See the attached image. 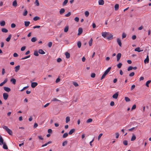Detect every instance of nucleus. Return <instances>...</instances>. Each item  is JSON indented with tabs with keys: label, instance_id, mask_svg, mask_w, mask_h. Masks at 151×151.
<instances>
[{
	"label": "nucleus",
	"instance_id": "1",
	"mask_svg": "<svg viewBox=\"0 0 151 151\" xmlns=\"http://www.w3.org/2000/svg\"><path fill=\"white\" fill-rule=\"evenodd\" d=\"M3 128L9 134L11 135H12V131L8 128L7 126H4L3 127Z\"/></svg>",
	"mask_w": 151,
	"mask_h": 151
},
{
	"label": "nucleus",
	"instance_id": "2",
	"mask_svg": "<svg viewBox=\"0 0 151 151\" xmlns=\"http://www.w3.org/2000/svg\"><path fill=\"white\" fill-rule=\"evenodd\" d=\"M111 67H109L104 72V74L102 76L101 80H102L105 78L106 75L108 74V73L111 70Z\"/></svg>",
	"mask_w": 151,
	"mask_h": 151
},
{
	"label": "nucleus",
	"instance_id": "3",
	"mask_svg": "<svg viewBox=\"0 0 151 151\" xmlns=\"http://www.w3.org/2000/svg\"><path fill=\"white\" fill-rule=\"evenodd\" d=\"M109 35V32H102L101 33L102 36L104 38H106V37L108 36Z\"/></svg>",
	"mask_w": 151,
	"mask_h": 151
},
{
	"label": "nucleus",
	"instance_id": "4",
	"mask_svg": "<svg viewBox=\"0 0 151 151\" xmlns=\"http://www.w3.org/2000/svg\"><path fill=\"white\" fill-rule=\"evenodd\" d=\"M8 95L7 93H4L3 94V98L5 100L7 99L8 97Z\"/></svg>",
	"mask_w": 151,
	"mask_h": 151
},
{
	"label": "nucleus",
	"instance_id": "5",
	"mask_svg": "<svg viewBox=\"0 0 151 151\" xmlns=\"http://www.w3.org/2000/svg\"><path fill=\"white\" fill-rule=\"evenodd\" d=\"M113 38V35L109 33V35L107 36L106 39L108 40H111Z\"/></svg>",
	"mask_w": 151,
	"mask_h": 151
},
{
	"label": "nucleus",
	"instance_id": "6",
	"mask_svg": "<svg viewBox=\"0 0 151 151\" xmlns=\"http://www.w3.org/2000/svg\"><path fill=\"white\" fill-rule=\"evenodd\" d=\"M121 57V54L120 53H118L117 55V61H119Z\"/></svg>",
	"mask_w": 151,
	"mask_h": 151
},
{
	"label": "nucleus",
	"instance_id": "7",
	"mask_svg": "<svg viewBox=\"0 0 151 151\" xmlns=\"http://www.w3.org/2000/svg\"><path fill=\"white\" fill-rule=\"evenodd\" d=\"M119 94L118 92L114 94L112 96V97L114 99H117L118 98Z\"/></svg>",
	"mask_w": 151,
	"mask_h": 151
},
{
	"label": "nucleus",
	"instance_id": "8",
	"mask_svg": "<svg viewBox=\"0 0 151 151\" xmlns=\"http://www.w3.org/2000/svg\"><path fill=\"white\" fill-rule=\"evenodd\" d=\"M78 35H79L81 34L83 32V29L82 28H79L78 29Z\"/></svg>",
	"mask_w": 151,
	"mask_h": 151
},
{
	"label": "nucleus",
	"instance_id": "9",
	"mask_svg": "<svg viewBox=\"0 0 151 151\" xmlns=\"http://www.w3.org/2000/svg\"><path fill=\"white\" fill-rule=\"evenodd\" d=\"M4 89L5 91L8 92H10L11 91L10 89L8 87H4Z\"/></svg>",
	"mask_w": 151,
	"mask_h": 151
},
{
	"label": "nucleus",
	"instance_id": "10",
	"mask_svg": "<svg viewBox=\"0 0 151 151\" xmlns=\"http://www.w3.org/2000/svg\"><path fill=\"white\" fill-rule=\"evenodd\" d=\"M98 3L99 5H103L104 4V2L103 0H99Z\"/></svg>",
	"mask_w": 151,
	"mask_h": 151
},
{
	"label": "nucleus",
	"instance_id": "11",
	"mask_svg": "<svg viewBox=\"0 0 151 151\" xmlns=\"http://www.w3.org/2000/svg\"><path fill=\"white\" fill-rule=\"evenodd\" d=\"M117 41L118 44L119 45L120 47L122 46V43L121 40L119 38H118L117 39Z\"/></svg>",
	"mask_w": 151,
	"mask_h": 151
},
{
	"label": "nucleus",
	"instance_id": "12",
	"mask_svg": "<svg viewBox=\"0 0 151 151\" xmlns=\"http://www.w3.org/2000/svg\"><path fill=\"white\" fill-rule=\"evenodd\" d=\"M144 62L145 63H149V56H148V55L147 56L146 58L144 60Z\"/></svg>",
	"mask_w": 151,
	"mask_h": 151
},
{
	"label": "nucleus",
	"instance_id": "13",
	"mask_svg": "<svg viewBox=\"0 0 151 151\" xmlns=\"http://www.w3.org/2000/svg\"><path fill=\"white\" fill-rule=\"evenodd\" d=\"M10 82L13 84H15L16 82V80L14 78H12L10 80Z\"/></svg>",
	"mask_w": 151,
	"mask_h": 151
},
{
	"label": "nucleus",
	"instance_id": "14",
	"mask_svg": "<svg viewBox=\"0 0 151 151\" xmlns=\"http://www.w3.org/2000/svg\"><path fill=\"white\" fill-rule=\"evenodd\" d=\"M15 71L16 72H17L20 69V66L18 65L16 66L15 68Z\"/></svg>",
	"mask_w": 151,
	"mask_h": 151
},
{
	"label": "nucleus",
	"instance_id": "15",
	"mask_svg": "<svg viewBox=\"0 0 151 151\" xmlns=\"http://www.w3.org/2000/svg\"><path fill=\"white\" fill-rule=\"evenodd\" d=\"M69 84H73V85H78V84L76 82H73V81H70L69 82V83H68Z\"/></svg>",
	"mask_w": 151,
	"mask_h": 151
},
{
	"label": "nucleus",
	"instance_id": "16",
	"mask_svg": "<svg viewBox=\"0 0 151 151\" xmlns=\"http://www.w3.org/2000/svg\"><path fill=\"white\" fill-rule=\"evenodd\" d=\"M75 129H71L69 132L68 134L70 135H71L73 133L75 132Z\"/></svg>",
	"mask_w": 151,
	"mask_h": 151
},
{
	"label": "nucleus",
	"instance_id": "17",
	"mask_svg": "<svg viewBox=\"0 0 151 151\" xmlns=\"http://www.w3.org/2000/svg\"><path fill=\"white\" fill-rule=\"evenodd\" d=\"M140 49L139 47H137L135 49L134 51H135L138 52H140L143 51V50H141Z\"/></svg>",
	"mask_w": 151,
	"mask_h": 151
},
{
	"label": "nucleus",
	"instance_id": "18",
	"mask_svg": "<svg viewBox=\"0 0 151 151\" xmlns=\"http://www.w3.org/2000/svg\"><path fill=\"white\" fill-rule=\"evenodd\" d=\"M65 12V10L64 8H62L60 11V13L62 15Z\"/></svg>",
	"mask_w": 151,
	"mask_h": 151
},
{
	"label": "nucleus",
	"instance_id": "19",
	"mask_svg": "<svg viewBox=\"0 0 151 151\" xmlns=\"http://www.w3.org/2000/svg\"><path fill=\"white\" fill-rule=\"evenodd\" d=\"M24 23V25L26 27L28 26L30 24V22L29 21H25Z\"/></svg>",
	"mask_w": 151,
	"mask_h": 151
},
{
	"label": "nucleus",
	"instance_id": "20",
	"mask_svg": "<svg viewBox=\"0 0 151 151\" xmlns=\"http://www.w3.org/2000/svg\"><path fill=\"white\" fill-rule=\"evenodd\" d=\"M119 8V5L118 4H116L114 6V9L115 11H117L118 10Z\"/></svg>",
	"mask_w": 151,
	"mask_h": 151
},
{
	"label": "nucleus",
	"instance_id": "21",
	"mask_svg": "<svg viewBox=\"0 0 151 151\" xmlns=\"http://www.w3.org/2000/svg\"><path fill=\"white\" fill-rule=\"evenodd\" d=\"M39 53L41 54H44L45 53V52L42 49H40L38 51Z\"/></svg>",
	"mask_w": 151,
	"mask_h": 151
},
{
	"label": "nucleus",
	"instance_id": "22",
	"mask_svg": "<svg viewBox=\"0 0 151 151\" xmlns=\"http://www.w3.org/2000/svg\"><path fill=\"white\" fill-rule=\"evenodd\" d=\"M3 142L4 140L2 137L1 136L0 137V145H1L3 144L4 143Z\"/></svg>",
	"mask_w": 151,
	"mask_h": 151
},
{
	"label": "nucleus",
	"instance_id": "23",
	"mask_svg": "<svg viewBox=\"0 0 151 151\" xmlns=\"http://www.w3.org/2000/svg\"><path fill=\"white\" fill-rule=\"evenodd\" d=\"M12 5L14 6L15 7H16L17 6V3L16 0H15L13 2Z\"/></svg>",
	"mask_w": 151,
	"mask_h": 151
},
{
	"label": "nucleus",
	"instance_id": "24",
	"mask_svg": "<svg viewBox=\"0 0 151 151\" xmlns=\"http://www.w3.org/2000/svg\"><path fill=\"white\" fill-rule=\"evenodd\" d=\"M11 37H12V35H9L8 37L7 38H6V41L8 42H9L10 40Z\"/></svg>",
	"mask_w": 151,
	"mask_h": 151
},
{
	"label": "nucleus",
	"instance_id": "25",
	"mask_svg": "<svg viewBox=\"0 0 151 151\" xmlns=\"http://www.w3.org/2000/svg\"><path fill=\"white\" fill-rule=\"evenodd\" d=\"M1 31L2 32L6 33L8 32V30L5 28H3L1 29Z\"/></svg>",
	"mask_w": 151,
	"mask_h": 151
},
{
	"label": "nucleus",
	"instance_id": "26",
	"mask_svg": "<svg viewBox=\"0 0 151 151\" xmlns=\"http://www.w3.org/2000/svg\"><path fill=\"white\" fill-rule=\"evenodd\" d=\"M65 55L66 56V57L67 58H69L70 57V54L67 52L65 53Z\"/></svg>",
	"mask_w": 151,
	"mask_h": 151
},
{
	"label": "nucleus",
	"instance_id": "27",
	"mask_svg": "<svg viewBox=\"0 0 151 151\" xmlns=\"http://www.w3.org/2000/svg\"><path fill=\"white\" fill-rule=\"evenodd\" d=\"M136 139L135 136L134 134H133L131 139V141H133Z\"/></svg>",
	"mask_w": 151,
	"mask_h": 151
},
{
	"label": "nucleus",
	"instance_id": "28",
	"mask_svg": "<svg viewBox=\"0 0 151 151\" xmlns=\"http://www.w3.org/2000/svg\"><path fill=\"white\" fill-rule=\"evenodd\" d=\"M0 25L1 26H4L5 24V22L4 21H2L0 23Z\"/></svg>",
	"mask_w": 151,
	"mask_h": 151
},
{
	"label": "nucleus",
	"instance_id": "29",
	"mask_svg": "<svg viewBox=\"0 0 151 151\" xmlns=\"http://www.w3.org/2000/svg\"><path fill=\"white\" fill-rule=\"evenodd\" d=\"M92 42H93V39L91 38V39L89 40V42H88L89 45L90 46H91V45H92Z\"/></svg>",
	"mask_w": 151,
	"mask_h": 151
},
{
	"label": "nucleus",
	"instance_id": "30",
	"mask_svg": "<svg viewBox=\"0 0 151 151\" xmlns=\"http://www.w3.org/2000/svg\"><path fill=\"white\" fill-rule=\"evenodd\" d=\"M51 143H52L51 141H49L48 142H47V143H45V144L42 145V147H44L45 146H47V145L51 144Z\"/></svg>",
	"mask_w": 151,
	"mask_h": 151
},
{
	"label": "nucleus",
	"instance_id": "31",
	"mask_svg": "<svg viewBox=\"0 0 151 151\" xmlns=\"http://www.w3.org/2000/svg\"><path fill=\"white\" fill-rule=\"evenodd\" d=\"M3 147L4 149L7 150L8 149V147L7 145H6V144L4 143L3 144Z\"/></svg>",
	"mask_w": 151,
	"mask_h": 151
},
{
	"label": "nucleus",
	"instance_id": "32",
	"mask_svg": "<svg viewBox=\"0 0 151 151\" xmlns=\"http://www.w3.org/2000/svg\"><path fill=\"white\" fill-rule=\"evenodd\" d=\"M40 19V17L37 16H36L35 17L33 18V20L35 21H36L37 20H39Z\"/></svg>",
	"mask_w": 151,
	"mask_h": 151
},
{
	"label": "nucleus",
	"instance_id": "33",
	"mask_svg": "<svg viewBox=\"0 0 151 151\" xmlns=\"http://www.w3.org/2000/svg\"><path fill=\"white\" fill-rule=\"evenodd\" d=\"M7 79H5L3 82L1 83L0 84V85H4L7 82Z\"/></svg>",
	"mask_w": 151,
	"mask_h": 151
},
{
	"label": "nucleus",
	"instance_id": "34",
	"mask_svg": "<svg viewBox=\"0 0 151 151\" xmlns=\"http://www.w3.org/2000/svg\"><path fill=\"white\" fill-rule=\"evenodd\" d=\"M70 118L69 116H67L66 118V122L68 123L70 121Z\"/></svg>",
	"mask_w": 151,
	"mask_h": 151
},
{
	"label": "nucleus",
	"instance_id": "35",
	"mask_svg": "<svg viewBox=\"0 0 151 151\" xmlns=\"http://www.w3.org/2000/svg\"><path fill=\"white\" fill-rule=\"evenodd\" d=\"M37 40L36 38L35 37L32 38L31 39V41L32 42H35Z\"/></svg>",
	"mask_w": 151,
	"mask_h": 151
},
{
	"label": "nucleus",
	"instance_id": "36",
	"mask_svg": "<svg viewBox=\"0 0 151 151\" xmlns=\"http://www.w3.org/2000/svg\"><path fill=\"white\" fill-rule=\"evenodd\" d=\"M81 42L78 41L77 43V45L78 48H80L81 46Z\"/></svg>",
	"mask_w": 151,
	"mask_h": 151
},
{
	"label": "nucleus",
	"instance_id": "37",
	"mask_svg": "<svg viewBox=\"0 0 151 151\" xmlns=\"http://www.w3.org/2000/svg\"><path fill=\"white\" fill-rule=\"evenodd\" d=\"M126 102H129L130 101V99L128 97H125L124 98Z\"/></svg>",
	"mask_w": 151,
	"mask_h": 151
},
{
	"label": "nucleus",
	"instance_id": "38",
	"mask_svg": "<svg viewBox=\"0 0 151 151\" xmlns=\"http://www.w3.org/2000/svg\"><path fill=\"white\" fill-rule=\"evenodd\" d=\"M35 4L37 6H39V3L38 0H35Z\"/></svg>",
	"mask_w": 151,
	"mask_h": 151
},
{
	"label": "nucleus",
	"instance_id": "39",
	"mask_svg": "<svg viewBox=\"0 0 151 151\" xmlns=\"http://www.w3.org/2000/svg\"><path fill=\"white\" fill-rule=\"evenodd\" d=\"M68 135V134L67 133H64L63 136V138H65Z\"/></svg>",
	"mask_w": 151,
	"mask_h": 151
},
{
	"label": "nucleus",
	"instance_id": "40",
	"mask_svg": "<svg viewBox=\"0 0 151 151\" xmlns=\"http://www.w3.org/2000/svg\"><path fill=\"white\" fill-rule=\"evenodd\" d=\"M93 120L92 119L90 118L88 119L86 121L87 123H90L92 122Z\"/></svg>",
	"mask_w": 151,
	"mask_h": 151
},
{
	"label": "nucleus",
	"instance_id": "41",
	"mask_svg": "<svg viewBox=\"0 0 151 151\" xmlns=\"http://www.w3.org/2000/svg\"><path fill=\"white\" fill-rule=\"evenodd\" d=\"M68 29L69 28L68 26L66 27L64 29V32H67L68 31Z\"/></svg>",
	"mask_w": 151,
	"mask_h": 151
},
{
	"label": "nucleus",
	"instance_id": "42",
	"mask_svg": "<svg viewBox=\"0 0 151 151\" xmlns=\"http://www.w3.org/2000/svg\"><path fill=\"white\" fill-rule=\"evenodd\" d=\"M68 2V0H65L63 3V6H65Z\"/></svg>",
	"mask_w": 151,
	"mask_h": 151
},
{
	"label": "nucleus",
	"instance_id": "43",
	"mask_svg": "<svg viewBox=\"0 0 151 151\" xmlns=\"http://www.w3.org/2000/svg\"><path fill=\"white\" fill-rule=\"evenodd\" d=\"M122 65V63H119L117 65V67L118 68H120L121 67Z\"/></svg>",
	"mask_w": 151,
	"mask_h": 151
},
{
	"label": "nucleus",
	"instance_id": "44",
	"mask_svg": "<svg viewBox=\"0 0 151 151\" xmlns=\"http://www.w3.org/2000/svg\"><path fill=\"white\" fill-rule=\"evenodd\" d=\"M123 144L125 145H128V141L127 140H125L123 141Z\"/></svg>",
	"mask_w": 151,
	"mask_h": 151
},
{
	"label": "nucleus",
	"instance_id": "45",
	"mask_svg": "<svg viewBox=\"0 0 151 151\" xmlns=\"http://www.w3.org/2000/svg\"><path fill=\"white\" fill-rule=\"evenodd\" d=\"M85 14V15L86 17H88L89 14V12L87 11H86Z\"/></svg>",
	"mask_w": 151,
	"mask_h": 151
},
{
	"label": "nucleus",
	"instance_id": "46",
	"mask_svg": "<svg viewBox=\"0 0 151 151\" xmlns=\"http://www.w3.org/2000/svg\"><path fill=\"white\" fill-rule=\"evenodd\" d=\"M71 15V13L70 12H68L67 14L65 15V16L66 17H68L70 16Z\"/></svg>",
	"mask_w": 151,
	"mask_h": 151
},
{
	"label": "nucleus",
	"instance_id": "47",
	"mask_svg": "<svg viewBox=\"0 0 151 151\" xmlns=\"http://www.w3.org/2000/svg\"><path fill=\"white\" fill-rule=\"evenodd\" d=\"M67 144V141H65L63 142L62 144V146H65V145H66Z\"/></svg>",
	"mask_w": 151,
	"mask_h": 151
},
{
	"label": "nucleus",
	"instance_id": "48",
	"mask_svg": "<svg viewBox=\"0 0 151 151\" xmlns=\"http://www.w3.org/2000/svg\"><path fill=\"white\" fill-rule=\"evenodd\" d=\"M24 12L23 14V15L24 16H26L27 15V14L28 12L26 10H24Z\"/></svg>",
	"mask_w": 151,
	"mask_h": 151
},
{
	"label": "nucleus",
	"instance_id": "49",
	"mask_svg": "<svg viewBox=\"0 0 151 151\" xmlns=\"http://www.w3.org/2000/svg\"><path fill=\"white\" fill-rule=\"evenodd\" d=\"M34 54L35 55L37 56L39 55L38 52L37 51H35L34 52Z\"/></svg>",
	"mask_w": 151,
	"mask_h": 151
},
{
	"label": "nucleus",
	"instance_id": "50",
	"mask_svg": "<svg viewBox=\"0 0 151 151\" xmlns=\"http://www.w3.org/2000/svg\"><path fill=\"white\" fill-rule=\"evenodd\" d=\"M126 37V35L124 33H123L122 34V38L124 39Z\"/></svg>",
	"mask_w": 151,
	"mask_h": 151
},
{
	"label": "nucleus",
	"instance_id": "51",
	"mask_svg": "<svg viewBox=\"0 0 151 151\" xmlns=\"http://www.w3.org/2000/svg\"><path fill=\"white\" fill-rule=\"evenodd\" d=\"M30 56V55H28L27 56H26L24 58H22V60H24V59H27V58H29Z\"/></svg>",
	"mask_w": 151,
	"mask_h": 151
},
{
	"label": "nucleus",
	"instance_id": "52",
	"mask_svg": "<svg viewBox=\"0 0 151 151\" xmlns=\"http://www.w3.org/2000/svg\"><path fill=\"white\" fill-rule=\"evenodd\" d=\"M52 45V42H49L48 44V46L49 47H51Z\"/></svg>",
	"mask_w": 151,
	"mask_h": 151
},
{
	"label": "nucleus",
	"instance_id": "53",
	"mask_svg": "<svg viewBox=\"0 0 151 151\" xmlns=\"http://www.w3.org/2000/svg\"><path fill=\"white\" fill-rule=\"evenodd\" d=\"M60 78L59 77L56 80L55 82L56 83H58L60 81Z\"/></svg>",
	"mask_w": 151,
	"mask_h": 151
},
{
	"label": "nucleus",
	"instance_id": "54",
	"mask_svg": "<svg viewBox=\"0 0 151 151\" xmlns=\"http://www.w3.org/2000/svg\"><path fill=\"white\" fill-rule=\"evenodd\" d=\"M134 74H135L134 73L132 72L131 73L129 74V76L130 77H132L134 76Z\"/></svg>",
	"mask_w": 151,
	"mask_h": 151
},
{
	"label": "nucleus",
	"instance_id": "55",
	"mask_svg": "<svg viewBox=\"0 0 151 151\" xmlns=\"http://www.w3.org/2000/svg\"><path fill=\"white\" fill-rule=\"evenodd\" d=\"M132 69H133V67L132 66H130L128 68L127 70L128 71H129L132 70Z\"/></svg>",
	"mask_w": 151,
	"mask_h": 151
},
{
	"label": "nucleus",
	"instance_id": "56",
	"mask_svg": "<svg viewBox=\"0 0 151 151\" xmlns=\"http://www.w3.org/2000/svg\"><path fill=\"white\" fill-rule=\"evenodd\" d=\"M95 76H96V74L95 73H92L91 74V77L92 78H94L95 77Z\"/></svg>",
	"mask_w": 151,
	"mask_h": 151
},
{
	"label": "nucleus",
	"instance_id": "57",
	"mask_svg": "<svg viewBox=\"0 0 151 151\" xmlns=\"http://www.w3.org/2000/svg\"><path fill=\"white\" fill-rule=\"evenodd\" d=\"M40 27V26L38 25H36L33 27V28L34 29L35 28H39Z\"/></svg>",
	"mask_w": 151,
	"mask_h": 151
},
{
	"label": "nucleus",
	"instance_id": "58",
	"mask_svg": "<svg viewBox=\"0 0 151 151\" xmlns=\"http://www.w3.org/2000/svg\"><path fill=\"white\" fill-rule=\"evenodd\" d=\"M16 27V25L14 23H12L11 25V27L12 28H14Z\"/></svg>",
	"mask_w": 151,
	"mask_h": 151
},
{
	"label": "nucleus",
	"instance_id": "59",
	"mask_svg": "<svg viewBox=\"0 0 151 151\" xmlns=\"http://www.w3.org/2000/svg\"><path fill=\"white\" fill-rule=\"evenodd\" d=\"M103 134L102 133L100 134L98 137V139L99 140L100 138H101V137L102 136Z\"/></svg>",
	"mask_w": 151,
	"mask_h": 151
},
{
	"label": "nucleus",
	"instance_id": "60",
	"mask_svg": "<svg viewBox=\"0 0 151 151\" xmlns=\"http://www.w3.org/2000/svg\"><path fill=\"white\" fill-rule=\"evenodd\" d=\"M136 108V105L135 104L133 105L132 108L131 110L135 109Z\"/></svg>",
	"mask_w": 151,
	"mask_h": 151
},
{
	"label": "nucleus",
	"instance_id": "61",
	"mask_svg": "<svg viewBox=\"0 0 151 151\" xmlns=\"http://www.w3.org/2000/svg\"><path fill=\"white\" fill-rule=\"evenodd\" d=\"M5 73V69L4 68H3L2 69V75H4V74Z\"/></svg>",
	"mask_w": 151,
	"mask_h": 151
},
{
	"label": "nucleus",
	"instance_id": "62",
	"mask_svg": "<svg viewBox=\"0 0 151 151\" xmlns=\"http://www.w3.org/2000/svg\"><path fill=\"white\" fill-rule=\"evenodd\" d=\"M74 20L76 22H78L79 18L78 17H76L74 19Z\"/></svg>",
	"mask_w": 151,
	"mask_h": 151
},
{
	"label": "nucleus",
	"instance_id": "63",
	"mask_svg": "<svg viewBox=\"0 0 151 151\" xmlns=\"http://www.w3.org/2000/svg\"><path fill=\"white\" fill-rule=\"evenodd\" d=\"M151 82V80L148 81L146 83L145 85H148Z\"/></svg>",
	"mask_w": 151,
	"mask_h": 151
},
{
	"label": "nucleus",
	"instance_id": "64",
	"mask_svg": "<svg viewBox=\"0 0 151 151\" xmlns=\"http://www.w3.org/2000/svg\"><path fill=\"white\" fill-rule=\"evenodd\" d=\"M26 48V47L25 46L22 47L21 49V50L22 51H24Z\"/></svg>",
	"mask_w": 151,
	"mask_h": 151
}]
</instances>
